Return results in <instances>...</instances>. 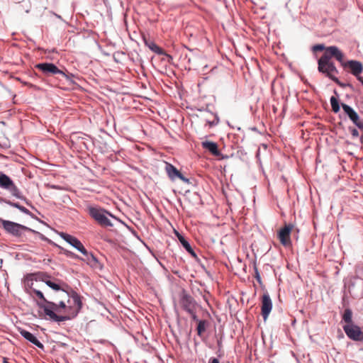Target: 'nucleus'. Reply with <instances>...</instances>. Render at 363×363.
Returning <instances> with one entry per match:
<instances>
[{"label": "nucleus", "mask_w": 363, "mask_h": 363, "mask_svg": "<svg viewBox=\"0 0 363 363\" xmlns=\"http://www.w3.org/2000/svg\"><path fill=\"white\" fill-rule=\"evenodd\" d=\"M35 68L46 75L61 74L65 76V74L52 63H39L35 65Z\"/></svg>", "instance_id": "nucleus-8"}, {"label": "nucleus", "mask_w": 363, "mask_h": 363, "mask_svg": "<svg viewBox=\"0 0 363 363\" xmlns=\"http://www.w3.org/2000/svg\"><path fill=\"white\" fill-rule=\"evenodd\" d=\"M165 170L167 175L172 180L179 178L186 183H189V179L184 177L182 174L172 164L167 163Z\"/></svg>", "instance_id": "nucleus-14"}, {"label": "nucleus", "mask_w": 363, "mask_h": 363, "mask_svg": "<svg viewBox=\"0 0 363 363\" xmlns=\"http://www.w3.org/2000/svg\"><path fill=\"white\" fill-rule=\"evenodd\" d=\"M357 77V79L363 84V77H359V75Z\"/></svg>", "instance_id": "nucleus-33"}, {"label": "nucleus", "mask_w": 363, "mask_h": 363, "mask_svg": "<svg viewBox=\"0 0 363 363\" xmlns=\"http://www.w3.org/2000/svg\"><path fill=\"white\" fill-rule=\"evenodd\" d=\"M341 65L345 69H349L350 72L355 77H358L363 71V65L359 61L349 60L344 62L343 59Z\"/></svg>", "instance_id": "nucleus-9"}, {"label": "nucleus", "mask_w": 363, "mask_h": 363, "mask_svg": "<svg viewBox=\"0 0 363 363\" xmlns=\"http://www.w3.org/2000/svg\"><path fill=\"white\" fill-rule=\"evenodd\" d=\"M6 203L7 204H9V206H13L14 208H16L19 209L21 212H23L25 213H28L29 212V211L26 208H25L23 206H21L18 203H13V202H11L10 201H6Z\"/></svg>", "instance_id": "nucleus-24"}, {"label": "nucleus", "mask_w": 363, "mask_h": 363, "mask_svg": "<svg viewBox=\"0 0 363 363\" xmlns=\"http://www.w3.org/2000/svg\"><path fill=\"white\" fill-rule=\"evenodd\" d=\"M195 310H196V309H193V310H192V313H189V315H191V318H192L194 320H195V321H197V322H198V320H199L197 319V316H196V315Z\"/></svg>", "instance_id": "nucleus-29"}, {"label": "nucleus", "mask_w": 363, "mask_h": 363, "mask_svg": "<svg viewBox=\"0 0 363 363\" xmlns=\"http://www.w3.org/2000/svg\"><path fill=\"white\" fill-rule=\"evenodd\" d=\"M1 223L4 228L14 236H21L22 230L34 232V230L26 226L11 221L1 220Z\"/></svg>", "instance_id": "nucleus-5"}, {"label": "nucleus", "mask_w": 363, "mask_h": 363, "mask_svg": "<svg viewBox=\"0 0 363 363\" xmlns=\"http://www.w3.org/2000/svg\"><path fill=\"white\" fill-rule=\"evenodd\" d=\"M352 312L350 308H346L344 311L343 315H342V320L347 323V324H353L352 323Z\"/></svg>", "instance_id": "nucleus-21"}, {"label": "nucleus", "mask_w": 363, "mask_h": 363, "mask_svg": "<svg viewBox=\"0 0 363 363\" xmlns=\"http://www.w3.org/2000/svg\"><path fill=\"white\" fill-rule=\"evenodd\" d=\"M44 313L50 319L57 322H62L70 319L77 315L82 308L80 297L77 294H73L67 300V304L61 301L58 304L53 302H48V305L41 306Z\"/></svg>", "instance_id": "nucleus-1"}, {"label": "nucleus", "mask_w": 363, "mask_h": 363, "mask_svg": "<svg viewBox=\"0 0 363 363\" xmlns=\"http://www.w3.org/2000/svg\"><path fill=\"white\" fill-rule=\"evenodd\" d=\"M0 186L8 190L13 196L21 199H23L19 189L11 179L2 172H0Z\"/></svg>", "instance_id": "nucleus-4"}, {"label": "nucleus", "mask_w": 363, "mask_h": 363, "mask_svg": "<svg viewBox=\"0 0 363 363\" xmlns=\"http://www.w3.org/2000/svg\"><path fill=\"white\" fill-rule=\"evenodd\" d=\"M208 363H220L219 360L215 357L211 358Z\"/></svg>", "instance_id": "nucleus-30"}, {"label": "nucleus", "mask_w": 363, "mask_h": 363, "mask_svg": "<svg viewBox=\"0 0 363 363\" xmlns=\"http://www.w3.org/2000/svg\"><path fill=\"white\" fill-rule=\"evenodd\" d=\"M255 278L257 279V280L259 282L261 281V278H260L259 274V272H258V271L257 269L255 270Z\"/></svg>", "instance_id": "nucleus-31"}, {"label": "nucleus", "mask_w": 363, "mask_h": 363, "mask_svg": "<svg viewBox=\"0 0 363 363\" xmlns=\"http://www.w3.org/2000/svg\"><path fill=\"white\" fill-rule=\"evenodd\" d=\"M207 123H208L210 127H212V126L215 125L216 124H217L218 122L217 121L216 122L215 121H207Z\"/></svg>", "instance_id": "nucleus-32"}, {"label": "nucleus", "mask_w": 363, "mask_h": 363, "mask_svg": "<svg viewBox=\"0 0 363 363\" xmlns=\"http://www.w3.org/2000/svg\"><path fill=\"white\" fill-rule=\"evenodd\" d=\"M32 291L40 299H41L43 302L46 303V304L48 305V302L49 301L46 300L43 294L40 291L35 289H33Z\"/></svg>", "instance_id": "nucleus-25"}, {"label": "nucleus", "mask_w": 363, "mask_h": 363, "mask_svg": "<svg viewBox=\"0 0 363 363\" xmlns=\"http://www.w3.org/2000/svg\"><path fill=\"white\" fill-rule=\"evenodd\" d=\"M37 279H39L42 281L45 282L48 286H50L51 289L59 291L60 289V284L62 282L60 280H57L58 283H55L54 281H52L50 279V276L45 273H39L36 274Z\"/></svg>", "instance_id": "nucleus-15"}, {"label": "nucleus", "mask_w": 363, "mask_h": 363, "mask_svg": "<svg viewBox=\"0 0 363 363\" xmlns=\"http://www.w3.org/2000/svg\"><path fill=\"white\" fill-rule=\"evenodd\" d=\"M60 235L63 240H65L67 242H68L72 246L75 247L80 252L86 253L85 247H84L81 241L78 240L77 238L71 235L67 234L65 233H61Z\"/></svg>", "instance_id": "nucleus-12"}, {"label": "nucleus", "mask_w": 363, "mask_h": 363, "mask_svg": "<svg viewBox=\"0 0 363 363\" xmlns=\"http://www.w3.org/2000/svg\"><path fill=\"white\" fill-rule=\"evenodd\" d=\"M84 255V258L82 259L83 261L86 262L89 265H90L91 267H95L96 268L98 264H99V262H98V259H96V257L92 255L91 253H89L86 250V253H82Z\"/></svg>", "instance_id": "nucleus-18"}, {"label": "nucleus", "mask_w": 363, "mask_h": 363, "mask_svg": "<svg viewBox=\"0 0 363 363\" xmlns=\"http://www.w3.org/2000/svg\"><path fill=\"white\" fill-rule=\"evenodd\" d=\"M144 42L145 45L148 47L152 52L157 55H164L165 52L160 48L158 45H157L154 42L147 40L146 38H144Z\"/></svg>", "instance_id": "nucleus-19"}, {"label": "nucleus", "mask_w": 363, "mask_h": 363, "mask_svg": "<svg viewBox=\"0 0 363 363\" xmlns=\"http://www.w3.org/2000/svg\"><path fill=\"white\" fill-rule=\"evenodd\" d=\"M291 323H292V325L295 324V320H293Z\"/></svg>", "instance_id": "nucleus-34"}, {"label": "nucleus", "mask_w": 363, "mask_h": 363, "mask_svg": "<svg viewBox=\"0 0 363 363\" xmlns=\"http://www.w3.org/2000/svg\"><path fill=\"white\" fill-rule=\"evenodd\" d=\"M330 104H331L332 110L333 112H335V113L339 112V111H340L339 102H338V100L335 96H332L330 98Z\"/></svg>", "instance_id": "nucleus-23"}, {"label": "nucleus", "mask_w": 363, "mask_h": 363, "mask_svg": "<svg viewBox=\"0 0 363 363\" xmlns=\"http://www.w3.org/2000/svg\"><path fill=\"white\" fill-rule=\"evenodd\" d=\"M342 108L350 119L360 129L363 130V121L358 114L348 105L342 104Z\"/></svg>", "instance_id": "nucleus-10"}, {"label": "nucleus", "mask_w": 363, "mask_h": 363, "mask_svg": "<svg viewBox=\"0 0 363 363\" xmlns=\"http://www.w3.org/2000/svg\"><path fill=\"white\" fill-rule=\"evenodd\" d=\"M327 48H325L324 46V45L323 44H318V45H315L313 47V52H317V51H322V50H325V49Z\"/></svg>", "instance_id": "nucleus-26"}, {"label": "nucleus", "mask_w": 363, "mask_h": 363, "mask_svg": "<svg viewBox=\"0 0 363 363\" xmlns=\"http://www.w3.org/2000/svg\"><path fill=\"white\" fill-rule=\"evenodd\" d=\"M20 333L26 340L32 342L33 345H35L38 348L43 349V347H44L43 345L31 333H30L27 330H22L20 332Z\"/></svg>", "instance_id": "nucleus-16"}, {"label": "nucleus", "mask_w": 363, "mask_h": 363, "mask_svg": "<svg viewBox=\"0 0 363 363\" xmlns=\"http://www.w3.org/2000/svg\"><path fill=\"white\" fill-rule=\"evenodd\" d=\"M64 253L69 257L74 258V259H78L79 258L78 255H75L74 252L65 250Z\"/></svg>", "instance_id": "nucleus-27"}, {"label": "nucleus", "mask_w": 363, "mask_h": 363, "mask_svg": "<svg viewBox=\"0 0 363 363\" xmlns=\"http://www.w3.org/2000/svg\"><path fill=\"white\" fill-rule=\"evenodd\" d=\"M343 330L350 339L355 341H361L363 340V332L357 325L346 324L343 326Z\"/></svg>", "instance_id": "nucleus-7"}, {"label": "nucleus", "mask_w": 363, "mask_h": 363, "mask_svg": "<svg viewBox=\"0 0 363 363\" xmlns=\"http://www.w3.org/2000/svg\"><path fill=\"white\" fill-rule=\"evenodd\" d=\"M202 147L208 150L212 155L215 156L220 155L217 143L211 141H203L201 143Z\"/></svg>", "instance_id": "nucleus-17"}, {"label": "nucleus", "mask_w": 363, "mask_h": 363, "mask_svg": "<svg viewBox=\"0 0 363 363\" xmlns=\"http://www.w3.org/2000/svg\"><path fill=\"white\" fill-rule=\"evenodd\" d=\"M272 308V301L268 294L264 293L262 296L261 314L264 320H266Z\"/></svg>", "instance_id": "nucleus-11"}, {"label": "nucleus", "mask_w": 363, "mask_h": 363, "mask_svg": "<svg viewBox=\"0 0 363 363\" xmlns=\"http://www.w3.org/2000/svg\"><path fill=\"white\" fill-rule=\"evenodd\" d=\"M88 212L90 216L94 218L100 225L103 227H111L113 223L106 216V214L111 216L108 211L103 208L93 206L88 207Z\"/></svg>", "instance_id": "nucleus-3"}, {"label": "nucleus", "mask_w": 363, "mask_h": 363, "mask_svg": "<svg viewBox=\"0 0 363 363\" xmlns=\"http://www.w3.org/2000/svg\"><path fill=\"white\" fill-rule=\"evenodd\" d=\"M292 229V225H286L281 228L278 233V238L280 242L285 247L291 246V242L290 240V233Z\"/></svg>", "instance_id": "nucleus-13"}, {"label": "nucleus", "mask_w": 363, "mask_h": 363, "mask_svg": "<svg viewBox=\"0 0 363 363\" xmlns=\"http://www.w3.org/2000/svg\"><path fill=\"white\" fill-rule=\"evenodd\" d=\"M332 57L335 58L341 63L344 59V54L336 46L327 47L325 52L318 61V69L333 81L337 82L338 79L335 75L338 73V71L335 64L331 61Z\"/></svg>", "instance_id": "nucleus-2"}, {"label": "nucleus", "mask_w": 363, "mask_h": 363, "mask_svg": "<svg viewBox=\"0 0 363 363\" xmlns=\"http://www.w3.org/2000/svg\"><path fill=\"white\" fill-rule=\"evenodd\" d=\"M206 320H198L196 330L199 336H201L203 333L206 331Z\"/></svg>", "instance_id": "nucleus-22"}, {"label": "nucleus", "mask_w": 363, "mask_h": 363, "mask_svg": "<svg viewBox=\"0 0 363 363\" xmlns=\"http://www.w3.org/2000/svg\"><path fill=\"white\" fill-rule=\"evenodd\" d=\"M4 363H8L6 360H4Z\"/></svg>", "instance_id": "nucleus-35"}, {"label": "nucleus", "mask_w": 363, "mask_h": 363, "mask_svg": "<svg viewBox=\"0 0 363 363\" xmlns=\"http://www.w3.org/2000/svg\"><path fill=\"white\" fill-rule=\"evenodd\" d=\"M178 238L182 245V246L186 249V250L189 252L193 256H196L195 252H194L191 246L189 243V242L182 235H178Z\"/></svg>", "instance_id": "nucleus-20"}, {"label": "nucleus", "mask_w": 363, "mask_h": 363, "mask_svg": "<svg viewBox=\"0 0 363 363\" xmlns=\"http://www.w3.org/2000/svg\"><path fill=\"white\" fill-rule=\"evenodd\" d=\"M351 134H352V135L353 137H354V138H357V137H358V136H359V132H358V130H357V129H355V128H352V129L351 130Z\"/></svg>", "instance_id": "nucleus-28"}, {"label": "nucleus", "mask_w": 363, "mask_h": 363, "mask_svg": "<svg viewBox=\"0 0 363 363\" xmlns=\"http://www.w3.org/2000/svg\"><path fill=\"white\" fill-rule=\"evenodd\" d=\"M179 303L181 308L188 313H192V310L196 309V302L194 298L185 291H182L179 294Z\"/></svg>", "instance_id": "nucleus-6"}]
</instances>
